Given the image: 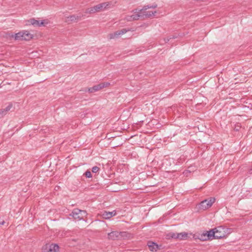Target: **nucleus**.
<instances>
[{"label":"nucleus","mask_w":252,"mask_h":252,"mask_svg":"<svg viewBox=\"0 0 252 252\" xmlns=\"http://www.w3.org/2000/svg\"><path fill=\"white\" fill-rule=\"evenodd\" d=\"M228 234V229L222 226H218L210 230L209 236L212 237V240L214 239H221L225 238Z\"/></svg>","instance_id":"obj_1"},{"label":"nucleus","mask_w":252,"mask_h":252,"mask_svg":"<svg viewBox=\"0 0 252 252\" xmlns=\"http://www.w3.org/2000/svg\"><path fill=\"white\" fill-rule=\"evenodd\" d=\"M215 198L213 197L205 199L200 202L198 205L200 210H205L210 208L215 201Z\"/></svg>","instance_id":"obj_2"},{"label":"nucleus","mask_w":252,"mask_h":252,"mask_svg":"<svg viewBox=\"0 0 252 252\" xmlns=\"http://www.w3.org/2000/svg\"><path fill=\"white\" fill-rule=\"evenodd\" d=\"M70 215L74 219L81 220L87 216V213L86 211L81 210L76 208L74 209L72 211L71 214Z\"/></svg>","instance_id":"obj_3"},{"label":"nucleus","mask_w":252,"mask_h":252,"mask_svg":"<svg viewBox=\"0 0 252 252\" xmlns=\"http://www.w3.org/2000/svg\"><path fill=\"white\" fill-rule=\"evenodd\" d=\"M142 18V15L141 14L140 10H135L133 11V13L130 15H127L126 17V19L128 21H132L134 20H138Z\"/></svg>","instance_id":"obj_4"},{"label":"nucleus","mask_w":252,"mask_h":252,"mask_svg":"<svg viewBox=\"0 0 252 252\" xmlns=\"http://www.w3.org/2000/svg\"><path fill=\"white\" fill-rule=\"evenodd\" d=\"M113 7V4L111 1L102 2L96 5V8L97 9L98 12L104 11L112 8Z\"/></svg>","instance_id":"obj_5"},{"label":"nucleus","mask_w":252,"mask_h":252,"mask_svg":"<svg viewBox=\"0 0 252 252\" xmlns=\"http://www.w3.org/2000/svg\"><path fill=\"white\" fill-rule=\"evenodd\" d=\"M59 247L57 244H46L43 247V252H57Z\"/></svg>","instance_id":"obj_6"},{"label":"nucleus","mask_w":252,"mask_h":252,"mask_svg":"<svg viewBox=\"0 0 252 252\" xmlns=\"http://www.w3.org/2000/svg\"><path fill=\"white\" fill-rule=\"evenodd\" d=\"M209 234H210V230L203 232L202 234H200L199 236H196L195 234L193 235V238L194 239H198L201 241H205L207 240H212V237L209 236Z\"/></svg>","instance_id":"obj_7"},{"label":"nucleus","mask_w":252,"mask_h":252,"mask_svg":"<svg viewBox=\"0 0 252 252\" xmlns=\"http://www.w3.org/2000/svg\"><path fill=\"white\" fill-rule=\"evenodd\" d=\"M129 30H126V29H123L121 30L116 31L114 33H112L109 34V37L110 39H115L118 38L119 37L121 36L124 34L126 33L127 31H129Z\"/></svg>","instance_id":"obj_8"},{"label":"nucleus","mask_w":252,"mask_h":252,"mask_svg":"<svg viewBox=\"0 0 252 252\" xmlns=\"http://www.w3.org/2000/svg\"><path fill=\"white\" fill-rule=\"evenodd\" d=\"M29 22L31 24L37 27L45 26V25L49 23V21L47 19L40 22L34 19H32Z\"/></svg>","instance_id":"obj_9"},{"label":"nucleus","mask_w":252,"mask_h":252,"mask_svg":"<svg viewBox=\"0 0 252 252\" xmlns=\"http://www.w3.org/2000/svg\"><path fill=\"white\" fill-rule=\"evenodd\" d=\"M148 9H145V6L141 9H140L141 14L142 15V18H150L155 16V14L157 13L156 11H147V10Z\"/></svg>","instance_id":"obj_10"},{"label":"nucleus","mask_w":252,"mask_h":252,"mask_svg":"<svg viewBox=\"0 0 252 252\" xmlns=\"http://www.w3.org/2000/svg\"><path fill=\"white\" fill-rule=\"evenodd\" d=\"M193 234H192L191 233H189L185 232L179 233H178L177 239H179L180 240H187L189 238H190V236H193Z\"/></svg>","instance_id":"obj_11"},{"label":"nucleus","mask_w":252,"mask_h":252,"mask_svg":"<svg viewBox=\"0 0 252 252\" xmlns=\"http://www.w3.org/2000/svg\"><path fill=\"white\" fill-rule=\"evenodd\" d=\"M80 17L75 15H72L68 17H65L64 21L68 24H70L73 22H77Z\"/></svg>","instance_id":"obj_12"},{"label":"nucleus","mask_w":252,"mask_h":252,"mask_svg":"<svg viewBox=\"0 0 252 252\" xmlns=\"http://www.w3.org/2000/svg\"><path fill=\"white\" fill-rule=\"evenodd\" d=\"M116 215V212L115 210L113 211L112 212L104 211L102 213V215H101L102 218L105 219H109Z\"/></svg>","instance_id":"obj_13"},{"label":"nucleus","mask_w":252,"mask_h":252,"mask_svg":"<svg viewBox=\"0 0 252 252\" xmlns=\"http://www.w3.org/2000/svg\"><path fill=\"white\" fill-rule=\"evenodd\" d=\"M120 233L118 231H112L108 234V237L109 239L116 240L119 238Z\"/></svg>","instance_id":"obj_14"},{"label":"nucleus","mask_w":252,"mask_h":252,"mask_svg":"<svg viewBox=\"0 0 252 252\" xmlns=\"http://www.w3.org/2000/svg\"><path fill=\"white\" fill-rule=\"evenodd\" d=\"M23 31H21L15 34H11L10 37L14 38L16 40H23Z\"/></svg>","instance_id":"obj_15"},{"label":"nucleus","mask_w":252,"mask_h":252,"mask_svg":"<svg viewBox=\"0 0 252 252\" xmlns=\"http://www.w3.org/2000/svg\"><path fill=\"white\" fill-rule=\"evenodd\" d=\"M148 246L149 250L152 252H156L158 248V245L152 242H148Z\"/></svg>","instance_id":"obj_16"},{"label":"nucleus","mask_w":252,"mask_h":252,"mask_svg":"<svg viewBox=\"0 0 252 252\" xmlns=\"http://www.w3.org/2000/svg\"><path fill=\"white\" fill-rule=\"evenodd\" d=\"M23 40H29L33 37L32 34L28 31H23Z\"/></svg>","instance_id":"obj_17"},{"label":"nucleus","mask_w":252,"mask_h":252,"mask_svg":"<svg viewBox=\"0 0 252 252\" xmlns=\"http://www.w3.org/2000/svg\"><path fill=\"white\" fill-rule=\"evenodd\" d=\"M98 12L97 9L96 8V5H95L93 7H92L87 9L86 10L85 12L86 13L92 14V13H94L95 12Z\"/></svg>","instance_id":"obj_18"},{"label":"nucleus","mask_w":252,"mask_h":252,"mask_svg":"<svg viewBox=\"0 0 252 252\" xmlns=\"http://www.w3.org/2000/svg\"><path fill=\"white\" fill-rule=\"evenodd\" d=\"M110 84L109 82H102V83H101L97 85L98 87V89L99 90H100L102 88H104L109 86L110 85Z\"/></svg>","instance_id":"obj_19"},{"label":"nucleus","mask_w":252,"mask_h":252,"mask_svg":"<svg viewBox=\"0 0 252 252\" xmlns=\"http://www.w3.org/2000/svg\"><path fill=\"white\" fill-rule=\"evenodd\" d=\"M178 236V233H177L170 232L167 234V237H168L169 238H174V239H177Z\"/></svg>","instance_id":"obj_20"},{"label":"nucleus","mask_w":252,"mask_h":252,"mask_svg":"<svg viewBox=\"0 0 252 252\" xmlns=\"http://www.w3.org/2000/svg\"><path fill=\"white\" fill-rule=\"evenodd\" d=\"M99 90L98 86L96 85L89 89L88 91L90 93H94Z\"/></svg>","instance_id":"obj_21"},{"label":"nucleus","mask_w":252,"mask_h":252,"mask_svg":"<svg viewBox=\"0 0 252 252\" xmlns=\"http://www.w3.org/2000/svg\"><path fill=\"white\" fill-rule=\"evenodd\" d=\"M12 104L11 103H9L8 106H7L5 108L3 109L4 112L7 114V113L12 108Z\"/></svg>","instance_id":"obj_22"},{"label":"nucleus","mask_w":252,"mask_h":252,"mask_svg":"<svg viewBox=\"0 0 252 252\" xmlns=\"http://www.w3.org/2000/svg\"><path fill=\"white\" fill-rule=\"evenodd\" d=\"M157 4H153L151 5H145L144 6H145V9H149V8H156V7H157Z\"/></svg>","instance_id":"obj_23"},{"label":"nucleus","mask_w":252,"mask_h":252,"mask_svg":"<svg viewBox=\"0 0 252 252\" xmlns=\"http://www.w3.org/2000/svg\"><path fill=\"white\" fill-rule=\"evenodd\" d=\"M99 170V168L97 166H94L92 168V172L93 173H97Z\"/></svg>","instance_id":"obj_24"},{"label":"nucleus","mask_w":252,"mask_h":252,"mask_svg":"<svg viewBox=\"0 0 252 252\" xmlns=\"http://www.w3.org/2000/svg\"><path fill=\"white\" fill-rule=\"evenodd\" d=\"M85 175L87 178H91L92 176L91 172L89 170L85 173Z\"/></svg>","instance_id":"obj_25"},{"label":"nucleus","mask_w":252,"mask_h":252,"mask_svg":"<svg viewBox=\"0 0 252 252\" xmlns=\"http://www.w3.org/2000/svg\"><path fill=\"white\" fill-rule=\"evenodd\" d=\"M6 113L4 112V109H0V117H3Z\"/></svg>","instance_id":"obj_26"},{"label":"nucleus","mask_w":252,"mask_h":252,"mask_svg":"<svg viewBox=\"0 0 252 252\" xmlns=\"http://www.w3.org/2000/svg\"><path fill=\"white\" fill-rule=\"evenodd\" d=\"M4 223V221H2L1 222H0V225H3Z\"/></svg>","instance_id":"obj_27"},{"label":"nucleus","mask_w":252,"mask_h":252,"mask_svg":"<svg viewBox=\"0 0 252 252\" xmlns=\"http://www.w3.org/2000/svg\"><path fill=\"white\" fill-rule=\"evenodd\" d=\"M249 172H250V174H252V168L250 169Z\"/></svg>","instance_id":"obj_28"}]
</instances>
